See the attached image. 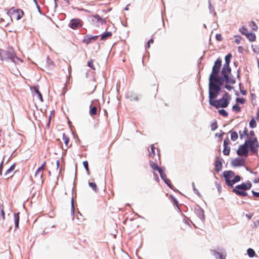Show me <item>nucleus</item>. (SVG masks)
Instances as JSON below:
<instances>
[{
	"mask_svg": "<svg viewBox=\"0 0 259 259\" xmlns=\"http://www.w3.org/2000/svg\"><path fill=\"white\" fill-rule=\"evenodd\" d=\"M224 84L222 77L209 78V99H214L222 91V86Z\"/></svg>",
	"mask_w": 259,
	"mask_h": 259,
	"instance_id": "1",
	"label": "nucleus"
},
{
	"mask_svg": "<svg viewBox=\"0 0 259 259\" xmlns=\"http://www.w3.org/2000/svg\"><path fill=\"white\" fill-rule=\"evenodd\" d=\"M231 99V96L230 95L224 91V94L222 98L219 100L209 99V104L215 107L217 109L219 108H226L229 104V100Z\"/></svg>",
	"mask_w": 259,
	"mask_h": 259,
	"instance_id": "2",
	"label": "nucleus"
},
{
	"mask_svg": "<svg viewBox=\"0 0 259 259\" xmlns=\"http://www.w3.org/2000/svg\"><path fill=\"white\" fill-rule=\"evenodd\" d=\"M245 143L251 153L256 154L257 153V148L259 147V145L256 137L252 139L250 138L248 140H246Z\"/></svg>",
	"mask_w": 259,
	"mask_h": 259,
	"instance_id": "3",
	"label": "nucleus"
},
{
	"mask_svg": "<svg viewBox=\"0 0 259 259\" xmlns=\"http://www.w3.org/2000/svg\"><path fill=\"white\" fill-rule=\"evenodd\" d=\"M222 66V60L219 58L214 62V65L212 67V72L209 75V78L212 79L215 77H219V73L220 71L221 67Z\"/></svg>",
	"mask_w": 259,
	"mask_h": 259,
	"instance_id": "4",
	"label": "nucleus"
},
{
	"mask_svg": "<svg viewBox=\"0 0 259 259\" xmlns=\"http://www.w3.org/2000/svg\"><path fill=\"white\" fill-rule=\"evenodd\" d=\"M2 60H9L14 63H16V60H19L13 51H3L1 54Z\"/></svg>",
	"mask_w": 259,
	"mask_h": 259,
	"instance_id": "5",
	"label": "nucleus"
},
{
	"mask_svg": "<svg viewBox=\"0 0 259 259\" xmlns=\"http://www.w3.org/2000/svg\"><path fill=\"white\" fill-rule=\"evenodd\" d=\"M246 190V186L244 183L240 185H237L235 188L233 189L232 191L238 196H246L247 195V193L245 192Z\"/></svg>",
	"mask_w": 259,
	"mask_h": 259,
	"instance_id": "6",
	"label": "nucleus"
},
{
	"mask_svg": "<svg viewBox=\"0 0 259 259\" xmlns=\"http://www.w3.org/2000/svg\"><path fill=\"white\" fill-rule=\"evenodd\" d=\"M234 172L232 170H226L223 172V176L227 185L231 188H232V185L231 184V179L234 177Z\"/></svg>",
	"mask_w": 259,
	"mask_h": 259,
	"instance_id": "7",
	"label": "nucleus"
},
{
	"mask_svg": "<svg viewBox=\"0 0 259 259\" xmlns=\"http://www.w3.org/2000/svg\"><path fill=\"white\" fill-rule=\"evenodd\" d=\"M249 150L245 144H244L240 145L237 151V154L239 156L247 157L248 155Z\"/></svg>",
	"mask_w": 259,
	"mask_h": 259,
	"instance_id": "8",
	"label": "nucleus"
},
{
	"mask_svg": "<svg viewBox=\"0 0 259 259\" xmlns=\"http://www.w3.org/2000/svg\"><path fill=\"white\" fill-rule=\"evenodd\" d=\"M45 164L46 162L44 161L41 165L37 169L35 174V178L37 179L38 181L40 182L41 183H42L44 182V179H42V171L44 169Z\"/></svg>",
	"mask_w": 259,
	"mask_h": 259,
	"instance_id": "9",
	"label": "nucleus"
},
{
	"mask_svg": "<svg viewBox=\"0 0 259 259\" xmlns=\"http://www.w3.org/2000/svg\"><path fill=\"white\" fill-rule=\"evenodd\" d=\"M229 74H221L222 76L221 77L223 78V83L225 82L226 83L235 84L236 82L235 78L233 76H230Z\"/></svg>",
	"mask_w": 259,
	"mask_h": 259,
	"instance_id": "10",
	"label": "nucleus"
},
{
	"mask_svg": "<svg viewBox=\"0 0 259 259\" xmlns=\"http://www.w3.org/2000/svg\"><path fill=\"white\" fill-rule=\"evenodd\" d=\"M98 35H92L91 34H87L85 35L83 39V42L86 45H89L93 41H95L98 37Z\"/></svg>",
	"mask_w": 259,
	"mask_h": 259,
	"instance_id": "11",
	"label": "nucleus"
},
{
	"mask_svg": "<svg viewBox=\"0 0 259 259\" xmlns=\"http://www.w3.org/2000/svg\"><path fill=\"white\" fill-rule=\"evenodd\" d=\"M8 13H10L11 14L17 15V19H20L23 16L24 13L23 11L19 9H14V8H11Z\"/></svg>",
	"mask_w": 259,
	"mask_h": 259,
	"instance_id": "12",
	"label": "nucleus"
},
{
	"mask_svg": "<svg viewBox=\"0 0 259 259\" xmlns=\"http://www.w3.org/2000/svg\"><path fill=\"white\" fill-rule=\"evenodd\" d=\"M69 26L72 29H76L81 26V21L79 19H72Z\"/></svg>",
	"mask_w": 259,
	"mask_h": 259,
	"instance_id": "13",
	"label": "nucleus"
},
{
	"mask_svg": "<svg viewBox=\"0 0 259 259\" xmlns=\"http://www.w3.org/2000/svg\"><path fill=\"white\" fill-rule=\"evenodd\" d=\"M245 160L242 158L237 157L231 161V164L234 166H241L244 165Z\"/></svg>",
	"mask_w": 259,
	"mask_h": 259,
	"instance_id": "14",
	"label": "nucleus"
},
{
	"mask_svg": "<svg viewBox=\"0 0 259 259\" xmlns=\"http://www.w3.org/2000/svg\"><path fill=\"white\" fill-rule=\"evenodd\" d=\"M194 211L195 213L200 220H203L204 219V211L201 208L197 206L195 208Z\"/></svg>",
	"mask_w": 259,
	"mask_h": 259,
	"instance_id": "15",
	"label": "nucleus"
},
{
	"mask_svg": "<svg viewBox=\"0 0 259 259\" xmlns=\"http://www.w3.org/2000/svg\"><path fill=\"white\" fill-rule=\"evenodd\" d=\"M222 161L223 159H219L217 158L215 161V170L217 172H219L222 168Z\"/></svg>",
	"mask_w": 259,
	"mask_h": 259,
	"instance_id": "16",
	"label": "nucleus"
},
{
	"mask_svg": "<svg viewBox=\"0 0 259 259\" xmlns=\"http://www.w3.org/2000/svg\"><path fill=\"white\" fill-rule=\"evenodd\" d=\"M127 98L131 101H138L139 100V97L137 94L134 92H130L127 94Z\"/></svg>",
	"mask_w": 259,
	"mask_h": 259,
	"instance_id": "17",
	"label": "nucleus"
},
{
	"mask_svg": "<svg viewBox=\"0 0 259 259\" xmlns=\"http://www.w3.org/2000/svg\"><path fill=\"white\" fill-rule=\"evenodd\" d=\"M212 254L216 259H226V254L220 253L215 250H212Z\"/></svg>",
	"mask_w": 259,
	"mask_h": 259,
	"instance_id": "18",
	"label": "nucleus"
},
{
	"mask_svg": "<svg viewBox=\"0 0 259 259\" xmlns=\"http://www.w3.org/2000/svg\"><path fill=\"white\" fill-rule=\"evenodd\" d=\"M231 68L230 67L229 65L224 64L223 67L221 71V74H231Z\"/></svg>",
	"mask_w": 259,
	"mask_h": 259,
	"instance_id": "19",
	"label": "nucleus"
},
{
	"mask_svg": "<svg viewBox=\"0 0 259 259\" xmlns=\"http://www.w3.org/2000/svg\"><path fill=\"white\" fill-rule=\"evenodd\" d=\"M33 90L34 93L36 94V95L37 96V98L39 99V100L41 101H43V98L42 95L41 93L39 91V87L38 86H34L33 87Z\"/></svg>",
	"mask_w": 259,
	"mask_h": 259,
	"instance_id": "20",
	"label": "nucleus"
},
{
	"mask_svg": "<svg viewBox=\"0 0 259 259\" xmlns=\"http://www.w3.org/2000/svg\"><path fill=\"white\" fill-rule=\"evenodd\" d=\"M14 222H15V229H16L19 228V212L14 213Z\"/></svg>",
	"mask_w": 259,
	"mask_h": 259,
	"instance_id": "21",
	"label": "nucleus"
},
{
	"mask_svg": "<svg viewBox=\"0 0 259 259\" xmlns=\"http://www.w3.org/2000/svg\"><path fill=\"white\" fill-rule=\"evenodd\" d=\"M90 114L91 116L96 115L97 114V107L95 106H92V105L90 106Z\"/></svg>",
	"mask_w": 259,
	"mask_h": 259,
	"instance_id": "22",
	"label": "nucleus"
},
{
	"mask_svg": "<svg viewBox=\"0 0 259 259\" xmlns=\"http://www.w3.org/2000/svg\"><path fill=\"white\" fill-rule=\"evenodd\" d=\"M246 36L250 41H254L256 38L255 34L251 32L247 33Z\"/></svg>",
	"mask_w": 259,
	"mask_h": 259,
	"instance_id": "23",
	"label": "nucleus"
},
{
	"mask_svg": "<svg viewBox=\"0 0 259 259\" xmlns=\"http://www.w3.org/2000/svg\"><path fill=\"white\" fill-rule=\"evenodd\" d=\"M112 33L111 32H106L102 34L100 39L105 40L111 36Z\"/></svg>",
	"mask_w": 259,
	"mask_h": 259,
	"instance_id": "24",
	"label": "nucleus"
},
{
	"mask_svg": "<svg viewBox=\"0 0 259 259\" xmlns=\"http://www.w3.org/2000/svg\"><path fill=\"white\" fill-rule=\"evenodd\" d=\"M233 179L232 180L231 182V184L232 185V188L233 187V185L241 180V177L239 175H237L233 178Z\"/></svg>",
	"mask_w": 259,
	"mask_h": 259,
	"instance_id": "25",
	"label": "nucleus"
},
{
	"mask_svg": "<svg viewBox=\"0 0 259 259\" xmlns=\"http://www.w3.org/2000/svg\"><path fill=\"white\" fill-rule=\"evenodd\" d=\"M230 133H231V140L235 141H236L238 138V135L237 132L235 131H230Z\"/></svg>",
	"mask_w": 259,
	"mask_h": 259,
	"instance_id": "26",
	"label": "nucleus"
},
{
	"mask_svg": "<svg viewBox=\"0 0 259 259\" xmlns=\"http://www.w3.org/2000/svg\"><path fill=\"white\" fill-rule=\"evenodd\" d=\"M208 8H209V13L210 14H212L213 16H215L217 14H216V13L215 12L214 9L212 6L209 1L208 2Z\"/></svg>",
	"mask_w": 259,
	"mask_h": 259,
	"instance_id": "27",
	"label": "nucleus"
},
{
	"mask_svg": "<svg viewBox=\"0 0 259 259\" xmlns=\"http://www.w3.org/2000/svg\"><path fill=\"white\" fill-rule=\"evenodd\" d=\"M155 146L152 145L151 146L150 150H149V155L150 157H153L155 155Z\"/></svg>",
	"mask_w": 259,
	"mask_h": 259,
	"instance_id": "28",
	"label": "nucleus"
},
{
	"mask_svg": "<svg viewBox=\"0 0 259 259\" xmlns=\"http://www.w3.org/2000/svg\"><path fill=\"white\" fill-rule=\"evenodd\" d=\"M247 132H248V130L246 127L244 128L243 132H241V131H240L239 132V135H240V138L241 139H242L244 136H247Z\"/></svg>",
	"mask_w": 259,
	"mask_h": 259,
	"instance_id": "29",
	"label": "nucleus"
},
{
	"mask_svg": "<svg viewBox=\"0 0 259 259\" xmlns=\"http://www.w3.org/2000/svg\"><path fill=\"white\" fill-rule=\"evenodd\" d=\"M5 219V212L3 209V206L0 204V221Z\"/></svg>",
	"mask_w": 259,
	"mask_h": 259,
	"instance_id": "30",
	"label": "nucleus"
},
{
	"mask_svg": "<svg viewBox=\"0 0 259 259\" xmlns=\"http://www.w3.org/2000/svg\"><path fill=\"white\" fill-rule=\"evenodd\" d=\"M94 19L96 20L98 22H100L101 24H103L105 23L106 21L104 19H103L99 15H96L93 16Z\"/></svg>",
	"mask_w": 259,
	"mask_h": 259,
	"instance_id": "31",
	"label": "nucleus"
},
{
	"mask_svg": "<svg viewBox=\"0 0 259 259\" xmlns=\"http://www.w3.org/2000/svg\"><path fill=\"white\" fill-rule=\"evenodd\" d=\"M247 252L248 256L250 257H253L255 254L254 250L252 248H248L247 250Z\"/></svg>",
	"mask_w": 259,
	"mask_h": 259,
	"instance_id": "32",
	"label": "nucleus"
},
{
	"mask_svg": "<svg viewBox=\"0 0 259 259\" xmlns=\"http://www.w3.org/2000/svg\"><path fill=\"white\" fill-rule=\"evenodd\" d=\"M231 58H232L231 54L229 53L227 55H226L225 57V63L224 64H227V65H229L230 61H231Z\"/></svg>",
	"mask_w": 259,
	"mask_h": 259,
	"instance_id": "33",
	"label": "nucleus"
},
{
	"mask_svg": "<svg viewBox=\"0 0 259 259\" xmlns=\"http://www.w3.org/2000/svg\"><path fill=\"white\" fill-rule=\"evenodd\" d=\"M239 31L241 32L242 34L245 35V36L247 35V33H249L248 32L247 29L245 26H243L241 28H240Z\"/></svg>",
	"mask_w": 259,
	"mask_h": 259,
	"instance_id": "34",
	"label": "nucleus"
},
{
	"mask_svg": "<svg viewBox=\"0 0 259 259\" xmlns=\"http://www.w3.org/2000/svg\"><path fill=\"white\" fill-rule=\"evenodd\" d=\"M230 152V147H224V149L223 151V153L225 155H229Z\"/></svg>",
	"mask_w": 259,
	"mask_h": 259,
	"instance_id": "35",
	"label": "nucleus"
},
{
	"mask_svg": "<svg viewBox=\"0 0 259 259\" xmlns=\"http://www.w3.org/2000/svg\"><path fill=\"white\" fill-rule=\"evenodd\" d=\"M249 26L252 28V30L254 31H256L258 28L257 25L253 21H250Z\"/></svg>",
	"mask_w": 259,
	"mask_h": 259,
	"instance_id": "36",
	"label": "nucleus"
},
{
	"mask_svg": "<svg viewBox=\"0 0 259 259\" xmlns=\"http://www.w3.org/2000/svg\"><path fill=\"white\" fill-rule=\"evenodd\" d=\"M89 185L92 189L96 192L98 191V189L96 184L95 183L89 182Z\"/></svg>",
	"mask_w": 259,
	"mask_h": 259,
	"instance_id": "37",
	"label": "nucleus"
},
{
	"mask_svg": "<svg viewBox=\"0 0 259 259\" xmlns=\"http://www.w3.org/2000/svg\"><path fill=\"white\" fill-rule=\"evenodd\" d=\"M232 110L236 112H239L241 111V108L237 104H235L233 106Z\"/></svg>",
	"mask_w": 259,
	"mask_h": 259,
	"instance_id": "38",
	"label": "nucleus"
},
{
	"mask_svg": "<svg viewBox=\"0 0 259 259\" xmlns=\"http://www.w3.org/2000/svg\"><path fill=\"white\" fill-rule=\"evenodd\" d=\"M249 126L251 128H254L256 126V123L254 118H252L249 122Z\"/></svg>",
	"mask_w": 259,
	"mask_h": 259,
	"instance_id": "39",
	"label": "nucleus"
},
{
	"mask_svg": "<svg viewBox=\"0 0 259 259\" xmlns=\"http://www.w3.org/2000/svg\"><path fill=\"white\" fill-rule=\"evenodd\" d=\"M150 165L151 167V168L154 170H157V169H159V166L152 161H150Z\"/></svg>",
	"mask_w": 259,
	"mask_h": 259,
	"instance_id": "40",
	"label": "nucleus"
},
{
	"mask_svg": "<svg viewBox=\"0 0 259 259\" xmlns=\"http://www.w3.org/2000/svg\"><path fill=\"white\" fill-rule=\"evenodd\" d=\"M218 112L220 115H221L224 117H227L228 115V112L224 109H222L219 110Z\"/></svg>",
	"mask_w": 259,
	"mask_h": 259,
	"instance_id": "41",
	"label": "nucleus"
},
{
	"mask_svg": "<svg viewBox=\"0 0 259 259\" xmlns=\"http://www.w3.org/2000/svg\"><path fill=\"white\" fill-rule=\"evenodd\" d=\"M63 140L64 143L67 146L69 142V138L65 134L63 135Z\"/></svg>",
	"mask_w": 259,
	"mask_h": 259,
	"instance_id": "42",
	"label": "nucleus"
},
{
	"mask_svg": "<svg viewBox=\"0 0 259 259\" xmlns=\"http://www.w3.org/2000/svg\"><path fill=\"white\" fill-rule=\"evenodd\" d=\"M15 168V164H13L6 171L5 175H8L10 171L13 170Z\"/></svg>",
	"mask_w": 259,
	"mask_h": 259,
	"instance_id": "43",
	"label": "nucleus"
},
{
	"mask_svg": "<svg viewBox=\"0 0 259 259\" xmlns=\"http://www.w3.org/2000/svg\"><path fill=\"white\" fill-rule=\"evenodd\" d=\"M83 165L85 170H87L88 174H89V164L88 162L87 161H84L83 162Z\"/></svg>",
	"mask_w": 259,
	"mask_h": 259,
	"instance_id": "44",
	"label": "nucleus"
},
{
	"mask_svg": "<svg viewBox=\"0 0 259 259\" xmlns=\"http://www.w3.org/2000/svg\"><path fill=\"white\" fill-rule=\"evenodd\" d=\"M218 128V124L217 122L215 121V122H213L211 124V130L212 131H214Z\"/></svg>",
	"mask_w": 259,
	"mask_h": 259,
	"instance_id": "45",
	"label": "nucleus"
},
{
	"mask_svg": "<svg viewBox=\"0 0 259 259\" xmlns=\"http://www.w3.org/2000/svg\"><path fill=\"white\" fill-rule=\"evenodd\" d=\"M192 185L193 190L194 192L196 194H197V195L200 196V193L199 192V191L198 190V189H197L196 188V187H195V184H194V183H193H193H192Z\"/></svg>",
	"mask_w": 259,
	"mask_h": 259,
	"instance_id": "46",
	"label": "nucleus"
},
{
	"mask_svg": "<svg viewBox=\"0 0 259 259\" xmlns=\"http://www.w3.org/2000/svg\"><path fill=\"white\" fill-rule=\"evenodd\" d=\"M230 141L228 138H226L224 141V147H229Z\"/></svg>",
	"mask_w": 259,
	"mask_h": 259,
	"instance_id": "47",
	"label": "nucleus"
},
{
	"mask_svg": "<svg viewBox=\"0 0 259 259\" xmlns=\"http://www.w3.org/2000/svg\"><path fill=\"white\" fill-rule=\"evenodd\" d=\"M236 101L237 103H239L242 104H244L245 102V100L244 99L239 98H237Z\"/></svg>",
	"mask_w": 259,
	"mask_h": 259,
	"instance_id": "48",
	"label": "nucleus"
},
{
	"mask_svg": "<svg viewBox=\"0 0 259 259\" xmlns=\"http://www.w3.org/2000/svg\"><path fill=\"white\" fill-rule=\"evenodd\" d=\"M245 185L246 186L247 190L250 189L252 187V184L249 181H248L247 183H245Z\"/></svg>",
	"mask_w": 259,
	"mask_h": 259,
	"instance_id": "49",
	"label": "nucleus"
},
{
	"mask_svg": "<svg viewBox=\"0 0 259 259\" xmlns=\"http://www.w3.org/2000/svg\"><path fill=\"white\" fill-rule=\"evenodd\" d=\"M88 65L89 67H90V68H91L93 70H95V68H94V65H93V61L92 60H89L88 62Z\"/></svg>",
	"mask_w": 259,
	"mask_h": 259,
	"instance_id": "50",
	"label": "nucleus"
},
{
	"mask_svg": "<svg viewBox=\"0 0 259 259\" xmlns=\"http://www.w3.org/2000/svg\"><path fill=\"white\" fill-rule=\"evenodd\" d=\"M165 183L170 188H172V185L171 184L170 181L167 179L165 181H164Z\"/></svg>",
	"mask_w": 259,
	"mask_h": 259,
	"instance_id": "51",
	"label": "nucleus"
},
{
	"mask_svg": "<svg viewBox=\"0 0 259 259\" xmlns=\"http://www.w3.org/2000/svg\"><path fill=\"white\" fill-rule=\"evenodd\" d=\"M224 87L228 90L230 91L234 88L233 86H231L228 83H226Z\"/></svg>",
	"mask_w": 259,
	"mask_h": 259,
	"instance_id": "52",
	"label": "nucleus"
},
{
	"mask_svg": "<svg viewBox=\"0 0 259 259\" xmlns=\"http://www.w3.org/2000/svg\"><path fill=\"white\" fill-rule=\"evenodd\" d=\"M160 176L161 179L163 181H165L167 179L166 175L165 173L161 174V175H160Z\"/></svg>",
	"mask_w": 259,
	"mask_h": 259,
	"instance_id": "53",
	"label": "nucleus"
},
{
	"mask_svg": "<svg viewBox=\"0 0 259 259\" xmlns=\"http://www.w3.org/2000/svg\"><path fill=\"white\" fill-rule=\"evenodd\" d=\"M172 200L174 205L178 206V201L177 200V199L175 197H172Z\"/></svg>",
	"mask_w": 259,
	"mask_h": 259,
	"instance_id": "54",
	"label": "nucleus"
},
{
	"mask_svg": "<svg viewBox=\"0 0 259 259\" xmlns=\"http://www.w3.org/2000/svg\"><path fill=\"white\" fill-rule=\"evenodd\" d=\"M251 192L254 196L256 197H259V192H255L253 190H252Z\"/></svg>",
	"mask_w": 259,
	"mask_h": 259,
	"instance_id": "55",
	"label": "nucleus"
},
{
	"mask_svg": "<svg viewBox=\"0 0 259 259\" xmlns=\"http://www.w3.org/2000/svg\"><path fill=\"white\" fill-rule=\"evenodd\" d=\"M216 39L218 40L221 41L222 39V35L220 34H217L216 35Z\"/></svg>",
	"mask_w": 259,
	"mask_h": 259,
	"instance_id": "56",
	"label": "nucleus"
},
{
	"mask_svg": "<svg viewBox=\"0 0 259 259\" xmlns=\"http://www.w3.org/2000/svg\"><path fill=\"white\" fill-rule=\"evenodd\" d=\"M153 175H154V178H155V180L157 182H158L159 181V179L158 175L155 172H153Z\"/></svg>",
	"mask_w": 259,
	"mask_h": 259,
	"instance_id": "57",
	"label": "nucleus"
},
{
	"mask_svg": "<svg viewBox=\"0 0 259 259\" xmlns=\"http://www.w3.org/2000/svg\"><path fill=\"white\" fill-rule=\"evenodd\" d=\"M157 170L159 172L160 175H161V174H163L164 172V169L161 167H159V169H157Z\"/></svg>",
	"mask_w": 259,
	"mask_h": 259,
	"instance_id": "58",
	"label": "nucleus"
},
{
	"mask_svg": "<svg viewBox=\"0 0 259 259\" xmlns=\"http://www.w3.org/2000/svg\"><path fill=\"white\" fill-rule=\"evenodd\" d=\"M71 211H72V213H74V206L73 204V198L72 199V201H71Z\"/></svg>",
	"mask_w": 259,
	"mask_h": 259,
	"instance_id": "59",
	"label": "nucleus"
},
{
	"mask_svg": "<svg viewBox=\"0 0 259 259\" xmlns=\"http://www.w3.org/2000/svg\"><path fill=\"white\" fill-rule=\"evenodd\" d=\"M47 63L49 64V66H51V65L53 66V62L49 59V57H48Z\"/></svg>",
	"mask_w": 259,
	"mask_h": 259,
	"instance_id": "60",
	"label": "nucleus"
},
{
	"mask_svg": "<svg viewBox=\"0 0 259 259\" xmlns=\"http://www.w3.org/2000/svg\"><path fill=\"white\" fill-rule=\"evenodd\" d=\"M3 163H4V162H3V161H2L1 162V163H0V175H2Z\"/></svg>",
	"mask_w": 259,
	"mask_h": 259,
	"instance_id": "61",
	"label": "nucleus"
},
{
	"mask_svg": "<svg viewBox=\"0 0 259 259\" xmlns=\"http://www.w3.org/2000/svg\"><path fill=\"white\" fill-rule=\"evenodd\" d=\"M249 135L251 137H254L255 135L254 132L253 131H251L249 133Z\"/></svg>",
	"mask_w": 259,
	"mask_h": 259,
	"instance_id": "62",
	"label": "nucleus"
},
{
	"mask_svg": "<svg viewBox=\"0 0 259 259\" xmlns=\"http://www.w3.org/2000/svg\"><path fill=\"white\" fill-rule=\"evenodd\" d=\"M240 92L241 93V94L243 95H245L246 94V91L245 90H241L240 89Z\"/></svg>",
	"mask_w": 259,
	"mask_h": 259,
	"instance_id": "63",
	"label": "nucleus"
},
{
	"mask_svg": "<svg viewBox=\"0 0 259 259\" xmlns=\"http://www.w3.org/2000/svg\"><path fill=\"white\" fill-rule=\"evenodd\" d=\"M256 120H259V109L258 110L257 112V116L256 117Z\"/></svg>",
	"mask_w": 259,
	"mask_h": 259,
	"instance_id": "64",
	"label": "nucleus"
}]
</instances>
